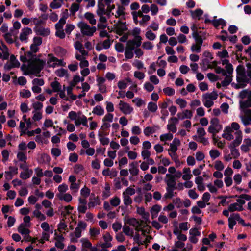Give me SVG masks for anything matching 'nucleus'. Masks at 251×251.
Returning <instances> with one entry per match:
<instances>
[{
    "label": "nucleus",
    "instance_id": "f257e3e1",
    "mask_svg": "<svg viewBox=\"0 0 251 251\" xmlns=\"http://www.w3.org/2000/svg\"><path fill=\"white\" fill-rule=\"evenodd\" d=\"M20 59L23 62L21 67L25 75H38L43 69L46 64V61L37 59L31 52L24 53L25 48H21Z\"/></svg>",
    "mask_w": 251,
    "mask_h": 251
},
{
    "label": "nucleus",
    "instance_id": "f03ea898",
    "mask_svg": "<svg viewBox=\"0 0 251 251\" xmlns=\"http://www.w3.org/2000/svg\"><path fill=\"white\" fill-rule=\"evenodd\" d=\"M224 68H221V85L226 86L228 85L232 80L233 68L232 65L229 63L228 59L221 60Z\"/></svg>",
    "mask_w": 251,
    "mask_h": 251
},
{
    "label": "nucleus",
    "instance_id": "7ed1b4c3",
    "mask_svg": "<svg viewBox=\"0 0 251 251\" xmlns=\"http://www.w3.org/2000/svg\"><path fill=\"white\" fill-rule=\"evenodd\" d=\"M203 58L200 63V66L202 70L206 71L208 69H215V72L220 74V68L217 67L218 62L213 61V55L211 52L208 51H205L203 53Z\"/></svg>",
    "mask_w": 251,
    "mask_h": 251
},
{
    "label": "nucleus",
    "instance_id": "20e7f679",
    "mask_svg": "<svg viewBox=\"0 0 251 251\" xmlns=\"http://www.w3.org/2000/svg\"><path fill=\"white\" fill-rule=\"evenodd\" d=\"M67 118H69L71 121H74L76 126L82 125L84 126L88 127V120H92V118L87 119L86 116L82 114L81 112H76L74 111H70Z\"/></svg>",
    "mask_w": 251,
    "mask_h": 251
},
{
    "label": "nucleus",
    "instance_id": "39448f33",
    "mask_svg": "<svg viewBox=\"0 0 251 251\" xmlns=\"http://www.w3.org/2000/svg\"><path fill=\"white\" fill-rule=\"evenodd\" d=\"M208 131L212 135L213 143L220 147L219 137L217 135L220 131V123L218 118L211 119Z\"/></svg>",
    "mask_w": 251,
    "mask_h": 251
},
{
    "label": "nucleus",
    "instance_id": "423d86ee",
    "mask_svg": "<svg viewBox=\"0 0 251 251\" xmlns=\"http://www.w3.org/2000/svg\"><path fill=\"white\" fill-rule=\"evenodd\" d=\"M236 79L238 84H236V88L237 89L243 88L249 82L250 79L247 77L245 68L243 66H238L236 68Z\"/></svg>",
    "mask_w": 251,
    "mask_h": 251
},
{
    "label": "nucleus",
    "instance_id": "0eeeda50",
    "mask_svg": "<svg viewBox=\"0 0 251 251\" xmlns=\"http://www.w3.org/2000/svg\"><path fill=\"white\" fill-rule=\"evenodd\" d=\"M235 139L230 143L229 148L230 149L231 154L234 158H238L240 156V153L236 147L239 146L242 141V132L238 131L235 132Z\"/></svg>",
    "mask_w": 251,
    "mask_h": 251
},
{
    "label": "nucleus",
    "instance_id": "6e6552de",
    "mask_svg": "<svg viewBox=\"0 0 251 251\" xmlns=\"http://www.w3.org/2000/svg\"><path fill=\"white\" fill-rule=\"evenodd\" d=\"M218 96V94L215 91L203 94L201 97L203 105L207 108L211 107L214 104V100L217 99Z\"/></svg>",
    "mask_w": 251,
    "mask_h": 251
},
{
    "label": "nucleus",
    "instance_id": "1a4fd4ad",
    "mask_svg": "<svg viewBox=\"0 0 251 251\" xmlns=\"http://www.w3.org/2000/svg\"><path fill=\"white\" fill-rule=\"evenodd\" d=\"M77 25L84 35L92 36L96 31V27L95 26H91L84 22L82 21L78 23Z\"/></svg>",
    "mask_w": 251,
    "mask_h": 251
},
{
    "label": "nucleus",
    "instance_id": "9d476101",
    "mask_svg": "<svg viewBox=\"0 0 251 251\" xmlns=\"http://www.w3.org/2000/svg\"><path fill=\"white\" fill-rule=\"evenodd\" d=\"M117 107L119 110L125 115L131 114L133 111V108L128 103L120 100Z\"/></svg>",
    "mask_w": 251,
    "mask_h": 251
},
{
    "label": "nucleus",
    "instance_id": "9b49d317",
    "mask_svg": "<svg viewBox=\"0 0 251 251\" xmlns=\"http://www.w3.org/2000/svg\"><path fill=\"white\" fill-rule=\"evenodd\" d=\"M48 56V58L47 63L48 67L55 68L57 66H63L65 65V63L62 60L57 59L52 54H49Z\"/></svg>",
    "mask_w": 251,
    "mask_h": 251
},
{
    "label": "nucleus",
    "instance_id": "f8f14e48",
    "mask_svg": "<svg viewBox=\"0 0 251 251\" xmlns=\"http://www.w3.org/2000/svg\"><path fill=\"white\" fill-rule=\"evenodd\" d=\"M80 181L79 180L76 182V177L73 175L69 176L68 178V182L70 183V189L72 194L77 193L80 188Z\"/></svg>",
    "mask_w": 251,
    "mask_h": 251
},
{
    "label": "nucleus",
    "instance_id": "ddd939ff",
    "mask_svg": "<svg viewBox=\"0 0 251 251\" xmlns=\"http://www.w3.org/2000/svg\"><path fill=\"white\" fill-rule=\"evenodd\" d=\"M32 33V29L29 27H25L22 29L19 35V40L24 43H27L29 36Z\"/></svg>",
    "mask_w": 251,
    "mask_h": 251
},
{
    "label": "nucleus",
    "instance_id": "4468645a",
    "mask_svg": "<svg viewBox=\"0 0 251 251\" xmlns=\"http://www.w3.org/2000/svg\"><path fill=\"white\" fill-rule=\"evenodd\" d=\"M164 181L166 183L167 187L175 188L176 182L175 176L170 174H167L165 176Z\"/></svg>",
    "mask_w": 251,
    "mask_h": 251
},
{
    "label": "nucleus",
    "instance_id": "2eb2a0df",
    "mask_svg": "<svg viewBox=\"0 0 251 251\" xmlns=\"http://www.w3.org/2000/svg\"><path fill=\"white\" fill-rule=\"evenodd\" d=\"M178 120L176 117H172L169 120V124L167 126V129L173 133L176 132L177 128L176 125L178 123Z\"/></svg>",
    "mask_w": 251,
    "mask_h": 251
},
{
    "label": "nucleus",
    "instance_id": "dca6fc26",
    "mask_svg": "<svg viewBox=\"0 0 251 251\" xmlns=\"http://www.w3.org/2000/svg\"><path fill=\"white\" fill-rule=\"evenodd\" d=\"M111 46V42L109 39H107L103 41L99 42L96 46V50L100 51L103 49H108Z\"/></svg>",
    "mask_w": 251,
    "mask_h": 251
},
{
    "label": "nucleus",
    "instance_id": "f3484780",
    "mask_svg": "<svg viewBox=\"0 0 251 251\" xmlns=\"http://www.w3.org/2000/svg\"><path fill=\"white\" fill-rule=\"evenodd\" d=\"M9 56V50L5 45L1 43L0 45V59L7 60Z\"/></svg>",
    "mask_w": 251,
    "mask_h": 251
},
{
    "label": "nucleus",
    "instance_id": "a211bd4d",
    "mask_svg": "<svg viewBox=\"0 0 251 251\" xmlns=\"http://www.w3.org/2000/svg\"><path fill=\"white\" fill-rule=\"evenodd\" d=\"M55 246L60 249H63L64 248L63 242L65 240L62 235L54 234Z\"/></svg>",
    "mask_w": 251,
    "mask_h": 251
},
{
    "label": "nucleus",
    "instance_id": "6ab92c4d",
    "mask_svg": "<svg viewBox=\"0 0 251 251\" xmlns=\"http://www.w3.org/2000/svg\"><path fill=\"white\" fill-rule=\"evenodd\" d=\"M103 238L104 242L101 244L100 246L101 248H110L112 246L111 241L112 240V236L108 232L105 233L103 235Z\"/></svg>",
    "mask_w": 251,
    "mask_h": 251
},
{
    "label": "nucleus",
    "instance_id": "aec40b11",
    "mask_svg": "<svg viewBox=\"0 0 251 251\" xmlns=\"http://www.w3.org/2000/svg\"><path fill=\"white\" fill-rule=\"evenodd\" d=\"M105 79L103 77H98L97 78V85L99 87V90L102 93L106 92V87L104 84Z\"/></svg>",
    "mask_w": 251,
    "mask_h": 251
},
{
    "label": "nucleus",
    "instance_id": "412c9836",
    "mask_svg": "<svg viewBox=\"0 0 251 251\" xmlns=\"http://www.w3.org/2000/svg\"><path fill=\"white\" fill-rule=\"evenodd\" d=\"M178 119L183 120L184 119H191L193 116V112L188 109L183 110L182 112H179L177 114Z\"/></svg>",
    "mask_w": 251,
    "mask_h": 251
},
{
    "label": "nucleus",
    "instance_id": "4be33fe9",
    "mask_svg": "<svg viewBox=\"0 0 251 251\" xmlns=\"http://www.w3.org/2000/svg\"><path fill=\"white\" fill-rule=\"evenodd\" d=\"M129 172L133 176H137L139 173L137 162H132L129 164Z\"/></svg>",
    "mask_w": 251,
    "mask_h": 251
},
{
    "label": "nucleus",
    "instance_id": "5701e85b",
    "mask_svg": "<svg viewBox=\"0 0 251 251\" xmlns=\"http://www.w3.org/2000/svg\"><path fill=\"white\" fill-rule=\"evenodd\" d=\"M233 132V131L230 127H226L224 131L222 137L228 141H230L233 139L234 138L232 134Z\"/></svg>",
    "mask_w": 251,
    "mask_h": 251
},
{
    "label": "nucleus",
    "instance_id": "b1692460",
    "mask_svg": "<svg viewBox=\"0 0 251 251\" xmlns=\"http://www.w3.org/2000/svg\"><path fill=\"white\" fill-rule=\"evenodd\" d=\"M81 232L82 231L76 227L74 233H72L70 235L71 241L72 242H76L77 239L81 236Z\"/></svg>",
    "mask_w": 251,
    "mask_h": 251
},
{
    "label": "nucleus",
    "instance_id": "393cba45",
    "mask_svg": "<svg viewBox=\"0 0 251 251\" xmlns=\"http://www.w3.org/2000/svg\"><path fill=\"white\" fill-rule=\"evenodd\" d=\"M98 7H99V14L102 13L103 8L105 4H110L114 1V0H98Z\"/></svg>",
    "mask_w": 251,
    "mask_h": 251
},
{
    "label": "nucleus",
    "instance_id": "a878e982",
    "mask_svg": "<svg viewBox=\"0 0 251 251\" xmlns=\"http://www.w3.org/2000/svg\"><path fill=\"white\" fill-rule=\"evenodd\" d=\"M126 223L135 227V230H138V227L141 225L140 222L134 218H127L126 220Z\"/></svg>",
    "mask_w": 251,
    "mask_h": 251
},
{
    "label": "nucleus",
    "instance_id": "bb28decb",
    "mask_svg": "<svg viewBox=\"0 0 251 251\" xmlns=\"http://www.w3.org/2000/svg\"><path fill=\"white\" fill-rule=\"evenodd\" d=\"M141 33V29L140 28L135 27L133 29L132 31V35L134 36V40L138 41V46H141L142 43V38L141 36L140 35Z\"/></svg>",
    "mask_w": 251,
    "mask_h": 251
},
{
    "label": "nucleus",
    "instance_id": "cd10ccee",
    "mask_svg": "<svg viewBox=\"0 0 251 251\" xmlns=\"http://www.w3.org/2000/svg\"><path fill=\"white\" fill-rule=\"evenodd\" d=\"M182 178L184 180H189L193 176L191 170L188 167H185L182 170Z\"/></svg>",
    "mask_w": 251,
    "mask_h": 251
},
{
    "label": "nucleus",
    "instance_id": "c85d7f7f",
    "mask_svg": "<svg viewBox=\"0 0 251 251\" xmlns=\"http://www.w3.org/2000/svg\"><path fill=\"white\" fill-rule=\"evenodd\" d=\"M28 227H29V225L21 224L18 228V231L22 235L30 233V231L28 229Z\"/></svg>",
    "mask_w": 251,
    "mask_h": 251
},
{
    "label": "nucleus",
    "instance_id": "c756f323",
    "mask_svg": "<svg viewBox=\"0 0 251 251\" xmlns=\"http://www.w3.org/2000/svg\"><path fill=\"white\" fill-rule=\"evenodd\" d=\"M180 145V141L179 139L177 138H174L172 143L170 145V148L168 151H176L178 149V147Z\"/></svg>",
    "mask_w": 251,
    "mask_h": 251
},
{
    "label": "nucleus",
    "instance_id": "7c9ffc66",
    "mask_svg": "<svg viewBox=\"0 0 251 251\" xmlns=\"http://www.w3.org/2000/svg\"><path fill=\"white\" fill-rule=\"evenodd\" d=\"M251 147V139L249 138L245 139L244 140V144L241 145V150L247 152L250 150V148Z\"/></svg>",
    "mask_w": 251,
    "mask_h": 251
},
{
    "label": "nucleus",
    "instance_id": "2f4dec72",
    "mask_svg": "<svg viewBox=\"0 0 251 251\" xmlns=\"http://www.w3.org/2000/svg\"><path fill=\"white\" fill-rule=\"evenodd\" d=\"M190 13L193 19L200 20L203 14V11L201 9H197L195 10H191Z\"/></svg>",
    "mask_w": 251,
    "mask_h": 251
},
{
    "label": "nucleus",
    "instance_id": "473e14b6",
    "mask_svg": "<svg viewBox=\"0 0 251 251\" xmlns=\"http://www.w3.org/2000/svg\"><path fill=\"white\" fill-rule=\"evenodd\" d=\"M33 174V171L32 169H28L24 170L21 172L20 174V177L22 179H27L30 178Z\"/></svg>",
    "mask_w": 251,
    "mask_h": 251
},
{
    "label": "nucleus",
    "instance_id": "72a5a7b5",
    "mask_svg": "<svg viewBox=\"0 0 251 251\" xmlns=\"http://www.w3.org/2000/svg\"><path fill=\"white\" fill-rule=\"evenodd\" d=\"M138 41L136 40H130L127 41L126 43V48L128 49L131 50H134L135 48H138L140 46H138Z\"/></svg>",
    "mask_w": 251,
    "mask_h": 251
},
{
    "label": "nucleus",
    "instance_id": "f704fd0d",
    "mask_svg": "<svg viewBox=\"0 0 251 251\" xmlns=\"http://www.w3.org/2000/svg\"><path fill=\"white\" fill-rule=\"evenodd\" d=\"M42 40L40 37H35L33 39V44L30 46L31 49L34 52H36L37 46L42 44Z\"/></svg>",
    "mask_w": 251,
    "mask_h": 251
},
{
    "label": "nucleus",
    "instance_id": "c9c22d12",
    "mask_svg": "<svg viewBox=\"0 0 251 251\" xmlns=\"http://www.w3.org/2000/svg\"><path fill=\"white\" fill-rule=\"evenodd\" d=\"M161 207L158 204L154 205L151 207V213L152 219L157 217L158 213L161 210Z\"/></svg>",
    "mask_w": 251,
    "mask_h": 251
},
{
    "label": "nucleus",
    "instance_id": "e433bc0d",
    "mask_svg": "<svg viewBox=\"0 0 251 251\" xmlns=\"http://www.w3.org/2000/svg\"><path fill=\"white\" fill-rule=\"evenodd\" d=\"M68 189V185L65 183H63L58 186L57 188V190L58 192L56 194V197H58L60 196V195H62L64 193H66V192Z\"/></svg>",
    "mask_w": 251,
    "mask_h": 251
},
{
    "label": "nucleus",
    "instance_id": "4c0bfd02",
    "mask_svg": "<svg viewBox=\"0 0 251 251\" xmlns=\"http://www.w3.org/2000/svg\"><path fill=\"white\" fill-rule=\"evenodd\" d=\"M55 74L59 77H65L67 78L68 77L67 70L62 68L55 70Z\"/></svg>",
    "mask_w": 251,
    "mask_h": 251
},
{
    "label": "nucleus",
    "instance_id": "58836bf2",
    "mask_svg": "<svg viewBox=\"0 0 251 251\" xmlns=\"http://www.w3.org/2000/svg\"><path fill=\"white\" fill-rule=\"evenodd\" d=\"M228 210L231 212L235 211H241L243 210V206L236 202L230 204L228 207Z\"/></svg>",
    "mask_w": 251,
    "mask_h": 251
},
{
    "label": "nucleus",
    "instance_id": "ea45409f",
    "mask_svg": "<svg viewBox=\"0 0 251 251\" xmlns=\"http://www.w3.org/2000/svg\"><path fill=\"white\" fill-rule=\"evenodd\" d=\"M36 32H37V34L43 36H48L50 33V30L49 28H46L42 27L38 28L36 29Z\"/></svg>",
    "mask_w": 251,
    "mask_h": 251
},
{
    "label": "nucleus",
    "instance_id": "a19ab883",
    "mask_svg": "<svg viewBox=\"0 0 251 251\" xmlns=\"http://www.w3.org/2000/svg\"><path fill=\"white\" fill-rule=\"evenodd\" d=\"M111 195L110 187L108 183H106L104 185V190L102 193L103 199H106Z\"/></svg>",
    "mask_w": 251,
    "mask_h": 251
},
{
    "label": "nucleus",
    "instance_id": "79ce46f5",
    "mask_svg": "<svg viewBox=\"0 0 251 251\" xmlns=\"http://www.w3.org/2000/svg\"><path fill=\"white\" fill-rule=\"evenodd\" d=\"M138 229L139 230H136L137 231H141L143 235L146 236L147 234L150 233L151 227L147 225H144L142 227L141 225Z\"/></svg>",
    "mask_w": 251,
    "mask_h": 251
},
{
    "label": "nucleus",
    "instance_id": "37998d69",
    "mask_svg": "<svg viewBox=\"0 0 251 251\" xmlns=\"http://www.w3.org/2000/svg\"><path fill=\"white\" fill-rule=\"evenodd\" d=\"M84 17L92 25H94L96 24V20L95 19L94 15L92 13L90 12H86L84 14Z\"/></svg>",
    "mask_w": 251,
    "mask_h": 251
},
{
    "label": "nucleus",
    "instance_id": "c03bdc74",
    "mask_svg": "<svg viewBox=\"0 0 251 251\" xmlns=\"http://www.w3.org/2000/svg\"><path fill=\"white\" fill-rule=\"evenodd\" d=\"M57 198L59 200L64 201L67 202H70L72 200V196L69 193H64L61 195H60Z\"/></svg>",
    "mask_w": 251,
    "mask_h": 251
},
{
    "label": "nucleus",
    "instance_id": "a18cd8bd",
    "mask_svg": "<svg viewBox=\"0 0 251 251\" xmlns=\"http://www.w3.org/2000/svg\"><path fill=\"white\" fill-rule=\"evenodd\" d=\"M92 113L98 116H102L104 113V110L101 106L97 105L93 108Z\"/></svg>",
    "mask_w": 251,
    "mask_h": 251
},
{
    "label": "nucleus",
    "instance_id": "49530a36",
    "mask_svg": "<svg viewBox=\"0 0 251 251\" xmlns=\"http://www.w3.org/2000/svg\"><path fill=\"white\" fill-rule=\"evenodd\" d=\"M124 204L126 206L132 203V200L130 196L126 195L125 193H122Z\"/></svg>",
    "mask_w": 251,
    "mask_h": 251
},
{
    "label": "nucleus",
    "instance_id": "de8ad7c7",
    "mask_svg": "<svg viewBox=\"0 0 251 251\" xmlns=\"http://www.w3.org/2000/svg\"><path fill=\"white\" fill-rule=\"evenodd\" d=\"M33 214L39 220L44 221L46 219V216L38 210H35L33 211Z\"/></svg>",
    "mask_w": 251,
    "mask_h": 251
},
{
    "label": "nucleus",
    "instance_id": "09e8293b",
    "mask_svg": "<svg viewBox=\"0 0 251 251\" xmlns=\"http://www.w3.org/2000/svg\"><path fill=\"white\" fill-rule=\"evenodd\" d=\"M50 86L52 88L53 92H58L61 89L62 86L60 83L56 80L52 81L50 83Z\"/></svg>",
    "mask_w": 251,
    "mask_h": 251
},
{
    "label": "nucleus",
    "instance_id": "8fccbe9b",
    "mask_svg": "<svg viewBox=\"0 0 251 251\" xmlns=\"http://www.w3.org/2000/svg\"><path fill=\"white\" fill-rule=\"evenodd\" d=\"M79 8L80 4L76 2H74L71 5L69 10L71 14L74 15L79 10Z\"/></svg>",
    "mask_w": 251,
    "mask_h": 251
},
{
    "label": "nucleus",
    "instance_id": "3c124183",
    "mask_svg": "<svg viewBox=\"0 0 251 251\" xmlns=\"http://www.w3.org/2000/svg\"><path fill=\"white\" fill-rule=\"evenodd\" d=\"M123 231L126 235L133 237L134 231L128 226L124 225L123 227Z\"/></svg>",
    "mask_w": 251,
    "mask_h": 251
},
{
    "label": "nucleus",
    "instance_id": "603ef678",
    "mask_svg": "<svg viewBox=\"0 0 251 251\" xmlns=\"http://www.w3.org/2000/svg\"><path fill=\"white\" fill-rule=\"evenodd\" d=\"M62 1L61 0H53L52 2L50 3V6L53 9H58L61 7L62 6Z\"/></svg>",
    "mask_w": 251,
    "mask_h": 251
},
{
    "label": "nucleus",
    "instance_id": "864d4df0",
    "mask_svg": "<svg viewBox=\"0 0 251 251\" xmlns=\"http://www.w3.org/2000/svg\"><path fill=\"white\" fill-rule=\"evenodd\" d=\"M176 103L181 108H184L187 106V102L183 99L178 98L176 101Z\"/></svg>",
    "mask_w": 251,
    "mask_h": 251
},
{
    "label": "nucleus",
    "instance_id": "5fc2aeb1",
    "mask_svg": "<svg viewBox=\"0 0 251 251\" xmlns=\"http://www.w3.org/2000/svg\"><path fill=\"white\" fill-rule=\"evenodd\" d=\"M173 135L172 133H170L162 134L160 136V140L163 142L170 141L173 139Z\"/></svg>",
    "mask_w": 251,
    "mask_h": 251
},
{
    "label": "nucleus",
    "instance_id": "6e6d98bb",
    "mask_svg": "<svg viewBox=\"0 0 251 251\" xmlns=\"http://www.w3.org/2000/svg\"><path fill=\"white\" fill-rule=\"evenodd\" d=\"M120 199L117 196H114L110 200V204L114 207L118 206L120 204Z\"/></svg>",
    "mask_w": 251,
    "mask_h": 251
},
{
    "label": "nucleus",
    "instance_id": "4d7b16f0",
    "mask_svg": "<svg viewBox=\"0 0 251 251\" xmlns=\"http://www.w3.org/2000/svg\"><path fill=\"white\" fill-rule=\"evenodd\" d=\"M20 96L23 98H28L31 97V93L30 91L28 89H23L20 93Z\"/></svg>",
    "mask_w": 251,
    "mask_h": 251
},
{
    "label": "nucleus",
    "instance_id": "13d9d810",
    "mask_svg": "<svg viewBox=\"0 0 251 251\" xmlns=\"http://www.w3.org/2000/svg\"><path fill=\"white\" fill-rule=\"evenodd\" d=\"M124 54L126 59H130L133 57L134 52L133 50L125 48Z\"/></svg>",
    "mask_w": 251,
    "mask_h": 251
},
{
    "label": "nucleus",
    "instance_id": "bf43d9fd",
    "mask_svg": "<svg viewBox=\"0 0 251 251\" xmlns=\"http://www.w3.org/2000/svg\"><path fill=\"white\" fill-rule=\"evenodd\" d=\"M90 189L85 186L80 190L81 195L85 198H87L90 194Z\"/></svg>",
    "mask_w": 251,
    "mask_h": 251
},
{
    "label": "nucleus",
    "instance_id": "052dcab7",
    "mask_svg": "<svg viewBox=\"0 0 251 251\" xmlns=\"http://www.w3.org/2000/svg\"><path fill=\"white\" fill-rule=\"evenodd\" d=\"M197 135L193 136L194 139L204 136L206 134V132L203 127H199L197 130Z\"/></svg>",
    "mask_w": 251,
    "mask_h": 251
},
{
    "label": "nucleus",
    "instance_id": "680f3d73",
    "mask_svg": "<svg viewBox=\"0 0 251 251\" xmlns=\"http://www.w3.org/2000/svg\"><path fill=\"white\" fill-rule=\"evenodd\" d=\"M147 108L150 112L154 113L157 109V105L155 103L150 102L148 104Z\"/></svg>",
    "mask_w": 251,
    "mask_h": 251
},
{
    "label": "nucleus",
    "instance_id": "e2e57ef3",
    "mask_svg": "<svg viewBox=\"0 0 251 251\" xmlns=\"http://www.w3.org/2000/svg\"><path fill=\"white\" fill-rule=\"evenodd\" d=\"M33 120L34 121H39L42 118V113L40 111H33Z\"/></svg>",
    "mask_w": 251,
    "mask_h": 251
},
{
    "label": "nucleus",
    "instance_id": "0e129e2a",
    "mask_svg": "<svg viewBox=\"0 0 251 251\" xmlns=\"http://www.w3.org/2000/svg\"><path fill=\"white\" fill-rule=\"evenodd\" d=\"M163 91L166 95L169 96H173L175 93V89L170 87L164 88Z\"/></svg>",
    "mask_w": 251,
    "mask_h": 251
},
{
    "label": "nucleus",
    "instance_id": "69168bd1",
    "mask_svg": "<svg viewBox=\"0 0 251 251\" xmlns=\"http://www.w3.org/2000/svg\"><path fill=\"white\" fill-rule=\"evenodd\" d=\"M56 36L60 39H63L65 38V34L63 30V28L56 27Z\"/></svg>",
    "mask_w": 251,
    "mask_h": 251
},
{
    "label": "nucleus",
    "instance_id": "338daca9",
    "mask_svg": "<svg viewBox=\"0 0 251 251\" xmlns=\"http://www.w3.org/2000/svg\"><path fill=\"white\" fill-rule=\"evenodd\" d=\"M100 204V200L98 197L94 198V199L91 200V201L88 203V206L89 208L94 207L95 206L99 205Z\"/></svg>",
    "mask_w": 251,
    "mask_h": 251
},
{
    "label": "nucleus",
    "instance_id": "774afa93",
    "mask_svg": "<svg viewBox=\"0 0 251 251\" xmlns=\"http://www.w3.org/2000/svg\"><path fill=\"white\" fill-rule=\"evenodd\" d=\"M89 233L91 237L95 238L100 234V230L97 228H91L89 230Z\"/></svg>",
    "mask_w": 251,
    "mask_h": 251
}]
</instances>
